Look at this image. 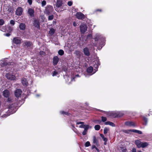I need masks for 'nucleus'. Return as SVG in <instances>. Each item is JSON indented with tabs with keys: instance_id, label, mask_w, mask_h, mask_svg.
Here are the masks:
<instances>
[{
	"instance_id": "obj_45",
	"label": "nucleus",
	"mask_w": 152,
	"mask_h": 152,
	"mask_svg": "<svg viewBox=\"0 0 152 152\" xmlns=\"http://www.w3.org/2000/svg\"><path fill=\"white\" fill-rule=\"evenodd\" d=\"M49 32L51 34H53L54 32V29L53 28H51Z\"/></svg>"
},
{
	"instance_id": "obj_6",
	"label": "nucleus",
	"mask_w": 152,
	"mask_h": 152,
	"mask_svg": "<svg viewBox=\"0 0 152 152\" xmlns=\"http://www.w3.org/2000/svg\"><path fill=\"white\" fill-rule=\"evenodd\" d=\"M5 76L8 79L11 80H15L16 79V76L11 72L7 73Z\"/></svg>"
},
{
	"instance_id": "obj_17",
	"label": "nucleus",
	"mask_w": 152,
	"mask_h": 152,
	"mask_svg": "<svg viewBox=\"0 0 152 152\" xmlns=\"http://www.w3.org/2000/svg\"><path fill=\"white\" fill-rule=\"evenodd\" d=\"M3 95L6 98L8 97L10 95L9 91L7 90H5L3 91Z\"/></svg>"
},
{
	"instance_id": "obj_38",
	"label": "nucleus",
	"mask_w": 152,
	"mask_h": 152,
	"mask_svg": "<svg viewBox=\"0 0 152 152\" xmlns=\"http://www.w3.org/2000/svg\"><path fill=\"white\" fill-rule=\"evenodd\" d=\"M53 18V15H51L49 16L48 17V20H52Z\"/></svg>"
},
{
	"instance_id": "obj_27",
	"label": "nucleus",
	"mask_w": 152,
	"mask_h": 152,
	"mask_svg": "<svg viewBox=\"0 0 152 152\" xmlns=\"http://www.w3.org/2000/svg\"><path fill=\"white\" fill-rule=\"evenodd\" d=\"M24 45L26 46L27 47H29L31 45V42L28 41H25L24 42Z\"/></svg>"
},
{
	"instance_id": "obj_60",
	"label": "nucleus",
	"mask_w": 152,
	"mask_h": 152,
	"mask_svg": "<svg viewBox=\"0 0 152 152\" xmlns=\"http://www.w3.org/2000/svg\"><path fill=\"white\" fill-rule=\"evenodd\" d=\"M95 147H96L95 145H93L92 146V148H95Z\"/></svg>"
},
{
	"instance_id": "obj_63",
	"label": "nucleus",
	"mask_w": 152,
	"mask_h": 152,
	"mask_svg": "<svg viewBox=\"0 0 152 152\" xmlns=\"http://www.w3.org/2000/svg\"><path fill=\"white\" fill-rule=\"evenodd\" d=\"M85 76L86 77L87 76L86 75Z\"/></svg>"
},
{
	"instance_id": "obj_4",
	"label": "nucleus",
	"mask_w": 152,
	"mask_h": 152,
	"mask_svg": "<svg viewBox=\"0 0 152 152\" xmlns=\"http://www.w3.org/2000/svg\"><path fill=\"white\" fill-rule=\"evenodd\" d=\"M94 39L95 41H98L99 40L102 41L101 45L104 46L105 44L104 41L105 38L103 37L99 33L96 34L94 36Z\"/></svg>"
},
{
	"instance_id": "obj_41",
	"label": "nucleus",
	"mask_w": 152,
	"mask_h": 152,
	"mask_svg": "<svg viewBox=\"0 0 152 152\" xmlns=\"http://www.w3.org/2000/svg\"><path fill=\"white\" fill-rule=\"evenodd\" d=\"M90 145V142L89 141H87L86 142L85 144V146L86 147H88Z\"/></svg>"
},
{
	"instance_id": "obj_44",
	"label": "nucleus",
	"mask_w": 152,
	"mask_h": 152,
	"mask_svg": "<svg viewBox=\"0 0 152 152\" xmlns=\"http://www.w3.org/2000/svg\"><path fill=\"white\" fill-rule=\"evenodd\" d=\"M4 23V20L2 19H0V25H2Z\"/></svg>"
},
{
	"instance_id": "obj_16",
	"label": "nucleus",
	"mask_w": 152,
	"mask_h": 152,
	"mask_svg": "<svg viewBox=\"0 0 152 152\" xmlns=\"http://www.w3.org/2000/svg\"><path fill=\"white\" fill-rule=\"evenodd\" d=\"M83 52L84 54L87 56H89L90 55V53L89 49L87 48L86 47L84 48L83 50Z\"/></svg>"
},
{
	"instance_id": "obj_8",
	"label": "nucleus",
	"mask_w": 152,
	"mask_h": 152,
	"mask_svg": "<svg viewBox=\"0 0 152 152\" xmlns=\"http://www.w3.org/2000/svg\"><path fill=\"white\" fill-rule=\"evenodd\" d=\"M125 125L130 127H135L137 126L135 123L132 121H127L125 122Z\"/></svg>"
},
{
	"instance_id": "obj_43",
	"label": "nucleus",
	"mask_w": 152,
	"mask_h": 152,
	"mask_svg": "<svg viewBox=\"0 0 152 152\" xmlns=\"http://www.w3.org/2000/svg\"><path fill=\"white\" fill-rule=\"evenodd\" d=\"M58 74V72L56 71H54L53 72V74H52V76H56Z\"/></svg>"
},
{
	"instance_id": "obj_7",
	"label": "nucleus",
	"mask_w": 152,
	"mask_h": 152,
	"mask_svg": "<svg viewBox=\"0 0 152 152\" xmlns=\"http://www.w3.org/2000/svg\"><path fill=\"white\" fill-rule=\"evenodd\" d=\"M87 26L84 24L82 23L80 26V29L81 33L84 34L87 30Z\"/></svg>"
},
{
	"instance_id": "obj_14",
	"label": "nucleus",
	"mask_w": 152,
	"mask_h": 152,
	"mask_svg": "<svg viewBox=\"0 0 152 152\" xmlns=\"http://www.w3.org/2000/svg\"><path fill=\"white\" fill-rule=\"evenodd\" d=\"M22 91L20 89L16 90L15 92V94L16 97H18L21 95Z\"/></svg>"
},
{
	"instance_id": "obj_40",
	"label": "nucleus",
	"mask_w": 152,
	"mask_h": 152,
	"mask_svg": "<svg viewBox=\"0 0 152 152\" xmlns=\"http://www.w3.org/2000/svg\"><path fill=\"white\" fill-rule=\"evenodd\" d=\"M109 130V129L107 128H105L104 129V134H106L108 131Z\"/></svg>"
},
{
	"instance_id": "obj_33",
	"label": "nucleus",
	"mask_w": 152,
	"mask_h": 152,
	"mask_svg": "<svg viewBox=\"0 0 152 152\" xmlns=\"http://www.w3.org/2000/svg\"><path fill=\"white\" fill-rule=\"evenodd\" d=\"M58 54L60 56H62L64 54V52L62 50H60L58 52Z\"/></svg>"
},
{
	"instance_id": "obj_35",
	"label": "nucleus",
	"mask_w": 152,
	"mask_h": 152,
	"mask_svg": "<svg viewBox=\"0 0 152 152\" xmlns=\"http://www.w3.org/2000/svg\"><path fill=\"white\" fill-rule=\"evenodd\" d=\"M60 113L61 114L63 115H68V113L67 112H65L64 111H60Z\"/></svg>"
},
{
	"instance_id": "obj_12",
	"label": "nucleus",
	"mask_w": 152,
	"mask_h": 152,
	"mask_svg": "<svg viewBox=\"0 0 152 152\" xmlns=\"http://www.w3.org/2000/svg\"><path fill=\"white\" fill-rule=\"evenodd\" d=\"M23 12V9L21 7H18L16 10V14L18 16L21 15Z\"/></svg>"
},
{
	"instance_id": "obj_20",
	"label": "nucleus",
	"mask_w": 152,
	"mask_h": 152,
	"mask_svg": "<svg viewBox=\"0 0 152 152\" xmlns=\"http://www.w3.org/2000/svg\"><path fill=\"white\" fill-rule=\"evenodd\" d=\"M89 128H91V127L89 126V125H86V127L84 129V130L82 132V134L83 135H85L86 134L87 130Z\"/></svg>"
},
{
	"instance_id": "obj_23",
	"label": "nucleus",
	"mask_w": 152,
	"mask_h": 152,
	"mask_svg": "<svg viewBox=\"0 0 152 152\" xmlns=\"http://www.w3.org/2000/svg\"><path fill=\"white\" fill-rule=\"evenodd\" d=\"M118 149L120 152H126V147H124L122 145L119 147L118 148Z\"/></svg>"
},
{
	"instance_id": "obj_32",
	"label": "nucleus",
	"mask_w": 152,
	"mask_h": 152,
	"mask_svg": "<svg viewBox=\"0 0 152 152\" xmlns=\"http://www.w3.org/2000/svg\"><path fill=\"white\" fill-rule=\"evenodd\" d=\"M132 132H135V133H137L138 134H142V132L141 131L136 130V129H132Z\"/></svg>"
},
{
	"instance_id": "obj_29",
	"label": "nucleus",
	"mask_w": 152,
	"mask_h": 152,
	"mask_svg": "<svg viewBox=\"0 0 152 152\" xmlns=\"http://www.w3.org/2000/svg\"><path fill=\"white\" fill-rule=\"evenodd\" d=\"M7 64V63L4 60L0 61V66L1 67H3Z\"/></svg>"
},
{
	"instance_id": "obj_48",
	"label": "nucleus",
	"mask_w": 152,
	"mask_h": 152,
	"mask_svg": "<svg viewBox=\"0 0 152 152\" xmlns=\"http://www.w3.org/2000/svg\"><path fill=\"white\" fill-rule=\"evenodd\" d=\"M10 24L14 25L15 24V22L13 20H11L10 21Z\"/></svg>"
},
{
	"instance_id": "obj_62",
	"label": "nucleus",
	"mask_w": 152,
	"mask_h": 152,
	"mask_svg": "<svg viewBox=\"0 0 152 152\" xmlns=\"http://www.w3.org/2000/svg\"><path fill=\"white\" fill-rule=\"evenodd\" d=\"M37 96H39V95H37Z\"/></svg>"
},
{
	"instance_id": "obj_25",
	"label": "nucleus",
	"mask_w": 152,
	"mask_h": 152,
	"mask_svg": "<svg viewBox=\"0 0 152 152\" xmlns=\"http://www.w3.org/2000/svg\"><path fill=\"white\" fill-rule=\"evenodd\" d=\"M22 84L25 86H26L28 85V83L26 79L25 78H22L21 80Z\"/></svg>"
},
{
	"instance_id": "obj_46",
	"label": "nucleus",
	"mask_w": 152,
	"mask_h": 152,
	"mask_svg": "<svg viewBox=\"0 0 152 152\" xmlns=\"http://www.w3.org/2000/svg\"><path fill=\"white\" fill-rule=\"evenodd\" d=\"M46 4V2L45 1H43L42 2V7L45 6Z\"/></svg>"
},
{
	"instance_id": "obj_26",
	"label": "nucleus",
	"mask_w": 152,
	"mask_h": 152,
	"mask_svg": "<svg viewBox=\"0 0 152 152\" xmlns=\"http://www.w3.org/2000/svg\"><path fill=\"white\" fill-rule=\"evenodd\" d=\"M104 124L106 125H109L112 127H115V125L113 123L110 121L106 122L104 123Z\"/></svg>"
},
{
	"instance_id": "obj_54",
	"label": "nucleus",
	"mask_w": 152,
	"mask_h": 152,
	"mask_svg": "<svg viewBox=\"0 0 152 152\" xmlns=\"http://www.w3.org/2000/svg\"><path fill=\"white\" fill-rule=\"evenodd\" d=\"M103 139L104 142L107 141V138L105 137Z\"/></svg>"
},
{
	"instance_id": "obj_1",
	"label": "nucleus",
	"mask_w": 152,
	"mask_h": 152,
	"mask_svg": "<svg viewBox=\"0 0 152 152\" xmlns=\"http://www.w3.org/2000/svg\"><path fill=\"white\" fill-rule=\"evenodd\" d=\"M17 104L14 103L10 105L8 108H5L1 110L0 113V116L2 118H5L10 114L14 113L17 110Z\"/></svg>"
},
{
	"instance_id": "obj_53",
	"label": "nucleus",
	"mask_w": 152,
	"mask_h": 152,
	"mask_svg": "<svg viewBox=\"0 0 152 152\" xmlns=\"http://www.w3.org/2000/svg\"><path fill=\"white\" fill-rule=\"evenodd\" d=\"M100 136L102 139H103L105 138L103 134H101Z\"/></svg>"
},
{
	"instance_id": "obj_57",
	"label": "nucleus",
	"mask_w": 152,
	"mask_h": 152,
	"mask_svg": "<svg viewBox=\"0 0 152 152\" xmlns=\"http://www.w3.org/2000/svg\"><path fill=\"white\" fill-rule=\"evenodd\" d=\"M95 149L98 152H99V150L96 147H95Z\"/></svg>"
},
{
	"instance_id": "obj_30",
	"label": "nucleus",
	"mask_w": 152,
	"mask_h": 152,
	"mask_svg": "<svg viewBox=\"0 0 152 152\" xmlns=\"http://www.w3.org/2000/svg\"><path fill=\"white\" fill-rule=\"evenodd\" d=\"M20 28L22 30H24L26 28L25 25L23 23H21L19 25Z\"/></svg>"
},
{
	"instance_id": "obj_19",
	"label": "nucleus",
	"mask_w": 152,
	"mask_h": 152,
	"mask_svg": "<svg viewBox=\"0 0 152 152\" xmlns=\"http://www.w3.org/2000/svg\"><path fill=\"white\" fill-rule=\"evenodd\" d=\"M142 142H141L139 140H136L135 141V143L137 146V147L139 148H140V146L141 145Z\"/></svg>"
},
{
	"instance_id": "obj_37",
	"label": "nucleus",
	"mask_w": 152,
	"mask_h": 152,
	"mask_svg": "<svg viewBox=\"0 0 152 152\" xmlns=\"http://www.w3.org/2000/svg\"><path fill=\"white\" fill-rule=\"evenodd\" d=\"M132 129H129L125 130L124 131V132L126 133L129 134L131 132H132Z\"/></svg>"
},
{
	"instance_id": "obj_49",
	"label": "nucleus",
	"mask_w": 152,
	"mask_h": 152,
	"mask_svg": "<svg viewBox=\"0 0 152 152\" xmlns=\"http://www.w3.org/2000/svg\"><path fill=\"white\" fill-rule=\"evenodd\" d=\"M7 101L8 103H10L12 102V100L10 98H8L7 100Z\"/></svg>"
},
{
	"instance_id": "obj_42",
	"label": "nucleus",
	"mask_w": 152,
	"mask_h": 152,
	"mask_svg": "<svg viewBox=\"0 0 152 152\" xmlns=\"http://www.w3.org/2000/svg\"><path fill=\"white\" fill-rule=\"evenodd\" d=\"M92 37V35L91 34H88L87 37V39H90Z\"/></svg>"
},
{
	"instance_id": "obj_55",
	"label": "nucleus",
	"mask_w": 152,
	"mask_h": 152,
	"mask_svg": "<svg viewBox=\"0 0 152 152\" xmlns=\"http://www.w3.org/2000/svg\"><path fill=\"white\" fill-rule=\"evenodd\" d=\"M4 35L7 37H9L10 35V34L9 33H7L5 34Z\"/></svg>"
},
{
	"instance_id": "obj_18",
	"label": "nucleus",
	"mask_w": 152,
	"mask_h": 152,
	"mask_svg": "<svg viewBox=\"0 0 152 152\" xmlns=\"http://www.w3.org/2000/svg\"><path fill=\"white\" fill-rule=\"evenodd\" d=\"M84 122H80V121H77L76 122L77 124H81V125L79 126V128H83L85 129V128L86 127V125L84 124Z\"/></svg>"
},
{
	"instance_id": "obj_51",
	"label": "nucleus",
	"mask_w": 152,
	"mask_h": 152,
	"mask_svg": "<svg viewBox=\"0 0 152 152\" xmlns=\"http://www.w3.org/2000/svg\"><path fill=\"white\" fill-rule=\"evenodd\" d=\"M28 2L30 5H31L32 3V1L31 0H28Z\"/></svg>"
},
{
	"instance_id": "obj_58",
	"label": "nucleus",
	"mask_w": 152,
	"mask_h": 152,
	"mask_svg": "<svg viewBox=\"0 0 152 152\" xmlns=\"http://www.w3.org/2000/svg\"><path fill=\"white\" fill-rule=\"evenodd\" d=\"M107 141L104 142V145H107Z\"/></svg>"
},
{
	"instance_id": "obj_34",
	"label": "nucleus",
	"mask_w": 152,
	"mask_h": 152,
	"mask_svg": "<svg viewBox=\"0 0 152 152\" xmlns=\"http://www.w3.org/2000/svg\"><path fill=\"white\" fill-rule=\"evenodd\" d=\"M143 121L144 122L143 124L145 125H146L148 123V119L147 118L144 117L143 118Z\"/></svg>"
},
{
	"instance_id": "obj_2",
	"label": "nucleus",
	"mask_w": 152,
	"mask_h": 152,
	"mask_svg": "<svg viewBox=\"0 0 152 152\" xmlns=\"http://www.w3.org/2000/svg\"><path fill=\"white\" fill-rule=\"evenodd\" d=\"M98 110L100 112H103L104 114L107 115L108 116H110L113 118H115L118 116L121 117L123 116L124 115L122 113H121L119 111L107 112L99 110Z\"/></svg>"
},
{
	"instance_id": "obj_5",
	"label": "nucleus",
	"mask_w": 152,
	"mask_h": 152,
	"mask_svg": "<svg viewBox=\"0 0 152 152\" xmlns=\"http://www.w3.org/2000/svg\"><path fill=\"white\" fill-rule=\"evenodd\" d=\"M53 10V8L52 6H48L46 7L45 13L47 15H48L52 12Z\"/></svg>"
},
{
	"instance_id": "obj_56",
	"label": "nucleus",
	"mask_w": 152,
	"mask_h": 152,
	"mask_svg": "<svg viewBox=\"0 0 152 152\" xmlns=\"http://www.w3.org/2000/svg\"><path fill=\"white\" fill-rule=\"evenodd\" d=\"M96 121L97 122H96V123L97 124H99L101 122V121L100 120H98Z\"/></svg>"
},
{
	"instance_id": "obj_52",
	"label": "nucleus",
	"mask_w": 152,
	"mask_h": 152,
	"mask_svg": "<svg viewBox=\"0 0 152 152\" xmlns=\"http://www.w3.org/2000/svg\"><path fill=\"white\" fill-rule=\"evenodd\" d=\"M73 24L74 26H77V24L75 22H74L73 23Z\"/></svg>"
},
{
	"instance_id": "obj_22",
	"label": "nucleus",
	"mask_w": 152,
	"mask_h": 152,
	"mask_svg": "<svg viewBox=\"0 0 152 152\" xmlns=\"http://www.w3.org/2000/svg\"><path fill=\"white\" fill-rule=\"evenodd\" d=\"M59 58L57 56H55L53 58V64L54 65H56L59 61Z\"/></svg>"
},
{
	"instance_id": "obj_59",
	"label": "nucleus",
	"mask_w": 152,
	"mask_h": 152,
	"mask_svg": "<svg viewBox=\"0 0 152 152\" xmlns=\"http://www.w3.org/2000/svg\"><path fill=\"white\" fill-rule=\"evenodd\" d=\"M99 11L100 12H101V10H96V11Z\"/></svg>"
},
{
	"instance_id": "obj_39",
	"label": "nucleus",
	"mask_w": 152,
	"mask_h": 152,
	"mask_svg": "<svg viewBox=\"0 0 152 152\" xmlns=\"http://www.w3.org/2000/svg\"><path fill=\"white\" fill-rule=\"evenodd\" d=\"M101 118L102 121L103 122H104L106 121L107 120V118L104 117L102 116L101 117Z\"/></svg>"
},
{
	"instance_id": "obj_15",
	"label": "nucleus",
	"mask_w": 152,
	"mask_h": 152,
	"mask_svg": "<svg viewBox=\"0 0 152 152\" xmlns=\"http://www.w3.org/2000/svg\"><path fill=\"white\" fill-rule=\"evenodd\" d=\"M13 42L15 44H19L21 42V40L18 37H15L13 38Z\"/></svg>"
},
{
	"instance_id": "obj_11",
	"label": "nucleus",
	"mask_w": 152,
	"mask_h": 152,
	"mask_svg": "<svg viewBox=\"0 0 152 152\" xmlns=\"http://www.w3.org/2000/svg\"><path fill=\"white\" fill-rule=\"evenodd\" d=\"M79 75H76V76L73 77V78H71L69 76H66L67 81L66 80V82L68 84H69L71 83V81H75L74 79L76 77H79Z\"/></svg>"
},
{
	"instance_id": "obj_21",
	"label": "nucleus",
	"mask_w": 152,
	"mask_h": 152,
	"mask_svg": "<svg viewBox=\"0 0 152 152\" xmlns=\"http://www.w3.org/2000/svg\"><path fill=\"white\" fill-rule=\"evenodd\" d=\"M93 64L94 67L96 68L97 70L98 66L100 64L99 61L98 60H96L94 61Z\"/></svg>"
},
{
	"instance_id": "obj_47",
	"label": "nucleus",
	"mask_w": 152,
	"mask_h": 152,
	"mask_svg": "<svg viewBox=\"0 0 152 152\" xmlns=\"http://www.w3.org/2000/svg\"><path fill=\"white\" fill-rule=\"evenodd\" d=\"M67 4L69 6H71L72 4V1H69L68 2Z\"/></svg>"
},
{
	"instance_id": "obj_24",
	"label": "nucleus",
	"mask_w": 152,
	"mask_h": 152,
	"mask_svg": "<svg viewBox=\"0 0 152 152\" xmlns=\"http://www.w3.org/2000/svg\"><path fill=\"white\" fill-rule=\"evenodd\" d=\"M28 13L31 16H33L34 15V11L32 9H29L28 11Z\"/></svg>"
},
{
	"instance_id": "obj_28",
	"label": "nucleus",
	"mask_w": 152,
	"mask_h": 152,
	"mask_svg": "<svg viewBox=\"0 0 152 152\" xmlns=\"http://www.w3.org/2000/svg\"><path fill=\"white\" fill-rule=\"evenodd\" d=\"M148 144L147 142H142L141 145L140 146V148H145L148 145Z\"/></svg>"
},
{
	"instance_id": "obj_36",
	"label": "nucleus",
	"mask_w": 152,
	"mask_h": 152,
	"mask_svg": "<svg viewBox=\"0 0 152 152\" xmlns=\"http://www.w3.org/2000/svg\"><path fill=\"white\" fill-rule=\"evenodd\" d=\"M100 128V126L99 125H97L95 126L94 128L96 130H99Z\"/></svg>"
},
{
	"instance_id": "obj_61",
	"label": "nucleus",
	"mask_w": 152,
	"mask_h": 152,
	"mask_svg": "<svg viewBox=\"0 0 152 152\" xmlns=\"http://www.w3.org/2000/svg\"><path fill=\"white\" fill-rule=\"evenodd\" d=\"M138 152H142V151H138Z\"/></svg>"
},
{
	"instance_id": "obj_9",
	"label": "nucleus",
	"mask_w": 152,
	"mask_h": 152,
	"mask_svg": "<svg viewBox=\"0 0 152 152\" xmlns=\"http://www.w3.org/2000/svg\"><path fill=\"white\" fill-rule=\"evenodd\" d=\"M97 70V69L96 70H95V71H94L93 67L92 66H90L87 68V73L89 74V75H91L94 74Z\"/></svg>"
},
{
	"instance_id": "obj_50",
	"label": "nucleus",
	"mask_w": 152,
	"mask_h": 152,
	"mask_svg": "<svg viewBox=\"0 0 152 152\" xmlns=\"http://www.w3.org/2000/svg\"><path fill=\"white\" fill-rule=\"evenodd\" d=\"M132 151V152H137L136 149L135 148H133Z\"/></svg>"
},
{
	"instance_id": "obj_3",
	"label": "nucleus",
	"mask_w": 152,
	"mask_h": 152,
	"mask_svg": "<svg viewBox=\"0 0 152 152\" xmlns=\"http://www.w3.org/2000/svg\"><path fill=\"white\" fill-rule=\"evenodd\" d=\"M62 4V1L61 0H57L56 8L55 9L58 12H60L66 9L67 6H63L61 7Z\"/></svg>"
},
{
	"instance_id": "obj_10",
	"label": "nucleus",
	"mask_w": 152,
	"mask_h": 152,
	"mask_svg": "<svg viewBox=\"0 0 152 152\" xmlns=\"http://www.w3.org/2000/svg\"><path fill=\"white\" fill-rule=\"evenodd\" d=\"M76 18L79 19H84L85 16L81 12H77L75 15Z\"/></svg>"
},
{
	"instance_id": "obj_13",
	"label": "nucleus",
	"mask_w": 152,
	"mask_h": 152,
	"mask_svg": "<svg viewBox=\"0 0 152 152\" xmlns=\"http://www.w3.org/2000/svg\"><path fill=\"white\" fill-rule=\"evenodd\" d=\"M33 24L37 28H40V23L39 20L36 19L34 20Z\"/></svg>"
},
{
	"instance_id": "obj_31",
	"label": "nucleus",
	"mask_w": 152,
	"mask_h": 152,
	"mask_svg": "<svg viewBox=\"0 0 152 152\" xmlns=\"http://www.w3.org/2000/svg\"><path fill=\"white\" fill-rule=\"evenodd\" d=\"M93 141L94 144H95L96 145H98V141L97 139H96L95 136H94L93 137Z\"/></svg>"
}]
</instances>
